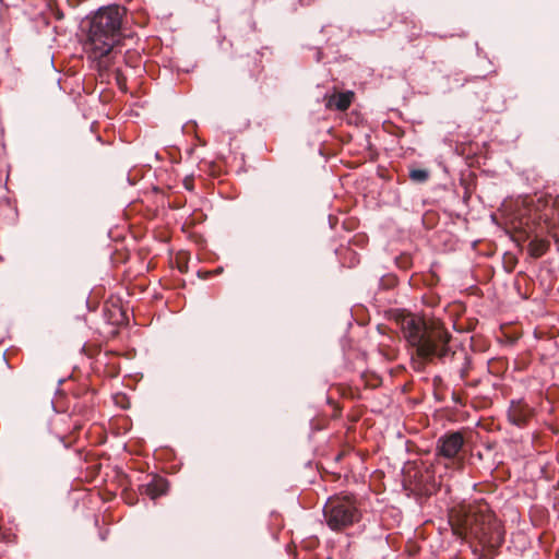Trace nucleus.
<instances>
[{
    "label": "nucleus",
    "instance_id": "423d86ee",
    "mask_svg": "<svg viewBox=\"0 0 559 559\" xmlns=\"http://www.w3.org/2000/svg\"><path fill=\"white\" fill-rule=\"evenodd\" d=\"M354 93L353 92H344L338 94H333L329 97L326 102V106L329 108H334L341 111L346 110L353 100Z\"/></svg>",
    "mask_w": 559,
    "mask_h": 559
},
{
    "label": "nucleus",
    "instance_id": "0eeeda50",
    "mask_svg": "<svg viewBox=\"0 0 559 559\" xmlns=\"http://www.w3.org/2000/svg\"><path fill=\"white\" fill-rule=\"evenodd\" d=\"M167 491V481L163 478H154L151 483L143 487V493L148 496L151 499L164 495Z\"/></svg>",
    "mask_w": 559,
    "mask_h": 559
},
{
    "label": "nucleus",
    "instance_id": "9d476101",
    "mask_svg": "<svg viewBox=\"0 0 559 559\" xmlns=\"http://www.w3.org/2000/svg\"><path fill=\"white\" fill-rule=\"evenodd\" d=\"M316 58H317V61H318V62H319V61H321V52H320V51H318V52H317Z\"/></svg>",
    "mask_w": 559,
    "mask_h": 559
},
{
    "label": "nucleus",
    "instance_id": "6e6552de",
    "mask_svg": "<svg viewBox=\"0 0 559 559\" xmlns=\"http://www.w3.org/2000/svg\"><path fill=\"white\" fill-rule=\"evenodd\" d=\"M549 248V242L545 239L535 237L528 243L530 254L534 258L542 257Z\"/></svg>",
    "mask_w": 559,
    "mask_h": 559
},
{
    "label": "nucleus",
    "instance_id": "20e7f679",
    "mask_svg": "<svg viewBox=\"0 0 559 559\" xmlns=\"http://www.w3.org/2000/svg\"><path fill=\"white\" fill-rule=\"evenodd\" d=\"M464 445L460 431H453L440 437L437 442L438 453L445 459H454Z\"/></svg>",
    "mask_w": 559,
    "mask_h": 559
},
{
    "label": "nucleus",
    "instance_id": "1a4fd4ad",
    "mask_svg": "<svg viewBox=\"0 0 559 559\" xmlns=\"http://www.w3.org/2000/svg\"><path fill=\"white\" fill-rule=\"evenodd\" d=\"M409 177L414 181L424 182L428 179L429 174L425 169H413L409 173Z\"/></svg>",
    "mask_w": 559,
    "mask_h": 559
},
{
    "label": "nucleus",
    "instance_id": "f257e3e1",
    "mask_svg": "<svg viewBox=\"0 0 559 559\" xmlns=\"http://www.w3.org/2000/svg\"><path fill=\"white\" fill-rule=\"evenodd\" d=\"M124 15V8L111 4L99 8L90 17L84 51L99 71L108 70L111 66L114 48L122 39Z\"/></svg>",
    "mask_w": 559,
    "mask_h": 559
},
{
    "label": "nucleus",
    "instance_id": "7ed1b4c3",
    "mask_svg": "<svg viewBox=\"0 0 559 559\" xmlns=\"http://www.w3.org/2000/svg\"><path fill=\"white\" fill-rule=\"evenodd\" d=\"M323 515L332 531L345 530L361 516L354 499L348 496L330 498L323 508Z\"/></svg>",
    "mask_w": 559,
    "mask_h": 559
},
{
    "label": "nucleus",
    "instance_id": "39448f33",
    "mask_svg": "<svg viewBox=\"0 0 559 559\" xmlns=\"http://www.w3.org/2000/svg\"><path fill=\"white\" fill-rule=\"evenodd\" d=\"M508 416L513 425L518 427H523L526 425L527 420L532 416V409L525 405L518 403L516 405L511 406Z\"/></svg>",
    "mask_w": 559,
    "mask_h": 559
},
{
    "label": "nucleus",
    "instance_id": "f03ea898",
    "mask_svg": "<svg viewBox=\"0 0 559 559\" xmlns=\"http://www.w3.org/2000/svg\"><path fill=\"white\" fill-rule=\"evenodd\" d=\"M402 332L418 358L428 361L445 358L451 349V335L438 320L426 321L416 316H407L402 321Z\"/></svg>",
    "mask_w": 559,
    "mask_h": 559
}]
</instances>
